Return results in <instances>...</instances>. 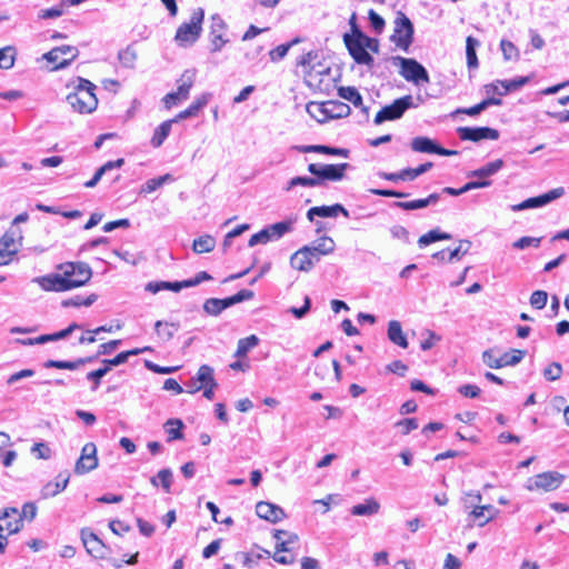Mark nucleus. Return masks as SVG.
<instances>
[{
  "instance_id": "obj_18",
  "label": "nucleus",
  "mask_w": 569,
  "mask_h": 569,
  "mask_svg": "<svg viewBox=\"0 0 569 569\" xmlns=\"http://www.w3.org/2000/svg\"><path fill=\"white\" fill-rule=\"evenodd\" d=\"M81 540L87 552L94 557L96 559H104L107 557L108 548L92 531L88 529H82Z\"/></svg>"
},
{
  "instance_id": "obj_17",
  "label": "nucleus",
  "mask_w": 569,
  "mask_h": 569,
  "mask_svg": "<svg viewBox=\"0 0 569 569\" xmlns=\"http://www.w3.org/2000/svg\"><path fill=\"white\" fill-rule=\"evenodd\" d=\"M21 528V515L17 508H6L0 512L1 532L11 536L19 532Z\"/></svg>"
},
{
  "instance_id": "obj_24",
  "label": "nucleus",
  "mask_w": 569,
  "mask_h": 569,
  "mask_svg": "<svg viewBox=\"0 0 569 569\" xmlns=\"http://www.w3.org/2000/svg\"><path fill=\"white\" fill-rule=\"evenodd\" d=\"M256 513L259 518L272 523L279 522L286 517L281 507L268 501H259L256 505Z\"/></svg>"
},
{
  "instance_id": "obj_63",
  "label": "nucleus",
  "mask_w": 569,
  "mask_h": 569,
  "mask_svg": "<svg viewBox=\"0 0 569 569\" xmlns=\"http://www.w3.org/2000/svg\"><path fill=\"white\" fill-rule=\"evenodd\" d=\"M562 367L559 362H552L543 370V377L549 381H556L561 377Z\"/></svg>"
},
{
  "instance_id": "obj_55",
  "label": "nucleus",
  "mask_w": 569,
  "mask_h": 569,
  "mask_svg": "<svg viewBox=\"0 0 569 569\" xmlns=\"http://www.w3.org/2000/svg\"><path fill=\"white\" fill-rule=\"evenodd\" d=\"M297 186H302V187H317L319 186V178H316L315 177H295V178H291L288 182V187L286 188V190H290Z\"/></svg>"
},
{
  "instance_id": "obj_6",
  "label": "nucleus",
  "mask_w": 569,
  "mask_h": 569,
  "mask_svg": "<svg viewBox=\"0 0 569 569\" xmlns=\"http://www.w3.org/2000/svg\"><path fill=\"white\" fill-rule=\"evenodd\" d=\"M203 18V9L198 8L193 10L189 21L177 29L174 41L179 47L187 48L197 42L202 31Z\"/></svg>"
},
{
  "instance_id": "obj_59",
  "label": "nucleus",
  "mask_w": 569,
  "mask_h": 569,
  "mask_svg": "<svg viewBox=\"0 0 569 569\" xmlns=\"http://www.w3.org/2000/svg\"><path fill=\"white\" fill-rule=\"evenodd\" d=\"M500 48L503 54L505 60H518L519 59V50L517 47L508 41V40H501Z\"/></svg>"
},
{
  "instance_id": "obj_60",
  "label": "nucleus",
  "mask_w": 569,
  "mask_h": 569,
  "mask_svg": "<svg viewBox=\"0 0 569 569\" xmlns=\"http://www.w3.org/2000/svg\"><path fill=\"white\" fill-rule=\"evenodd\" d=\"M306 151H313V152H320L326 154H332V156H342L347 157L348 151L346 149H339V148H331L327 146H310L306 148Z\"/></svg>"
},
{
  "instance_id": "obj_54",
  "label": "nucleus",
  "mask_w": 569,
  "mask_h": 569,
  "mask_svg": "<svg viewBox=\"0 0 569 569\" xmlns=\"http://www.w3.org/2000/svg\"><path fill=\"white\" fill-rule=\"evenodd\" d=\"M461 500L463 503V508L469 512L470 510H472V508H477L478 506H480L482 501V496L478 491H468L463 493Z\"/></svg>"
},
{
  "instance_id": "obj_5",
  "label": "nucleus",
  "mask_w": 569,
  "mask_h": 569,
  "mask_svg": "<svg viewBox=\"0 0 569 569\" xmlns=\"http://www.w3.org/2000/svg\"><path fill=\"white\" fill-rule=\"evenodd\" d=\"M422 102L421 97L413 98L411 94L396 99L391 104L382 107L376 114L375 124H381L385 121L400 119L409 109H415Z\"/></svg>"
},
{
  "instance_id": "obj_28",
  "label": "nucleus",
  "mask_w": 569,
  "mask_h": 569,
  "mask_svg": "<svg viewBox=\"0 0 569 569\" xmlns=\"http://www.w3.org/2000/svg\"><path fill=\"white\" fill-rule=\"evenodd\" d=\"M471 247V242L469 240H461L459 246L453 250H441L435 252L432 258L438 259L440 261L452 262L456 259H460L461 256L466 254Z\"/></svg>"
},
{
  "instance_id": "obj_3",
  "label": "nucleus",
  "mask_w": 569,
  "mask_h": 569,
  "mask_svg": "<svg viewBox=\"0 0 569 569\" xmlns=\"http://www.w3.org/2000/svg\"><path fill=\"white\" fill-rule=\"evenodd\" d=\"M67 87L72 91L67 94L66 100L74 112L89 114L97 109L98 98L94 92L97 87L91 81L78 77L70 81Z\"/></svg>"
},
{
  "instance_id": "obj_11",
  "label": "nucleus",
  "mask_w": 569,
  "mask_h": 569,
  "mask_svg": "<svg viewBox=\"0 0 569 569\" xmlns=\"http://www.w3.org/2000/svg\"><path fill=\"white\" fill-rule=\"evenodd\" d=\"M413 39V26L411 21L403 14L398 13L395 20V29L391 41L401 50L408 51Z\"/></svg>"
},
{
  "instance_id": "obj_15",
  "label": "nucleus",
  "mask_w": 569,
  "mask_h": 569,
  "mask_svg": "<svg viewBox=\"0 0 569 569\" xmlns=\"http://www.w3.org/2000/svg\"><path fill=\"white\" fill-rule=\"evenodd\" d=\"M98 467L97 447L93 442H87L81 450V455L76 462L74 472L84 475Z\"/></svg>"
},
{
  "instance_id": "obj_26",
  "label": "nucleus",
  "mask_w": 569,
  "mask_h": 569,
  "mask_svg": "<svg viewBox=\"0 0 569 569\" xmlns=\"http://www.w3.org/2000/svg\"><path fill=\"white\" fill-rule=\"evenodd\" d=\"M339 213H342L345 217H349L348 210L339 204H332V206H320V207H312L307 212V218L312 221L315 216L322 217V218H329V217H337Z\"/></svg>"
},
{
  "instance_id": "obj_32",
  "label": "nucleus",
  "mask_w": 569,
  "mask_h": 569,
  "mask_svg": "<svg viewBox=\"0 0 569 569\" xmlns=\"http://www.w3.org/2000/svg\"><path fill=\"white\" fill-rule=\"evenodd\" d=\"M440 199V196L438 193H431L425 199H417L411 201H401L396 202V207L403 209V210H417L428 207L429 204H435Z\"/></svg>"
},
{
  "instance_id": "obj_38",
  "label": "nucleus",
  "mask_w": 569,
  "mask_h": 569,
  "mask_svg": "<svg viewBox=\"0 0 569 569\" xmlns=\"http://www.w3.org/2000/svg\"><path fill=\"white\" fill-rule=\"evenodd\" d=\"M326 104H327V111L329 114V120L343 118V117H347L350 114L351 109L345 102H341L338 100H329V101H326Z\"/></svg>"
},
{
  "instance_id": "obj_34",
  "label": "nucleus",
  "mask_w": 569,
  "mask_h": 569,
  "mask_svg": "<svg viewBox=\"0 0 569 569\" xmlns=\"http://www.w3.org/2000/svg\"><path fill=\"white\" fill-rule=\"evenodd\" d=\"M380 510V503L375 498H368L362 503L355 505L351 508L353 516H372Z\"/></svg>"
},
{
  "instance_id": "obj_37",
  "label": "nucleus",
  "mask_w": 569,
  "mask_h": 569,
  "mask_svg": "<svg viewBox=\"0 0 569 569\" xmlns=\"http://www.w3.org/2000/svg\"><path fill=\"white\" fill-rule=\"evenodd\" d=\"M173 123H177L173 121V118L167 121H163L160 126H158L153 132V136L151 138V144L154 148H159L162 146L167 137L169 136L171 131V127Z\"/></svg>"
},
{
  "instance_id": "obj_33",
  "label": "nucleus",
  "mask_w": 569,
  "mask_h": 569,
  "mask_svg": "<svg viewBox=\"0 0 569 569\" xmlns=\"http://www.w3.org/2000/svg\"><path fill=\"white\" fill-rule=\"evenodd\" d=\"M338 96L351 102L355 107H360L366 114L369 113L368 107L362 106V97L355 87H340L338 89Z\"/></svg>"
},
{
  "instance_id": "obj_43",
  "label": "nucleus",
  "mask_w": 569,
  "mask_h": 569,
  "mask_svg": "<svg viewBox=\"0 0 569 569\" xmlns=\"http://www.w3.org/2000/svg\"><path fill=\"white\" fill-rule=\"evenodd\" d=\"M503 167V161L501 159H497L491 161L483 167L473 170L468 173V177H478L486 178L496 174Z\"/></svg>"
},
{
  "instance_id": "obj_2",
  "label": "nucleus",
  "mask_w": 569,
  "mask_h": 569,
  "mask_svg": "<svg viewBox=\"0 0 569 569\" xmlns=\"http://www.w3.org/2000/svg\"><path fill=\"white\" fill-rule=\"evenodd\" d=\"M298 67L303 77L306 84L315 90L325 92L331 87V69L322 60L321 54L317 50L309 51L300 57Z\"/></svg>"
},
{
  "instance_id": "obj_58",
  "label": "nucleus",
  "mask_w": 569,
  "mask_h": 569,
  "mask_svg": "<svg viewBox=\"0 0 569 569\" xmlns=\"http://www.w3.org/2000/svg\"><path fill=\"white\" fill-rule=\"evenodd\" d=\"M528 81H529L528 77H519V78L511 79V80H501V81H499V84L502 88V92L508 93L510 91L518 90L519 88L525 86Z\"/></svg>"
},
{
  "instance_id": "obj_13",
  "label": "nucleus",
  "mask_w": 569,
  "mask_h": 569,
  "mask_svg": "<svg viewBox=\"0 0 569 569\" xmlns=\"http://www.w3.org/2000/svg\"><path fill=\"white\" fill-rule=\"evenodd\" d=\"M348 163H338V164H318L310 163L308 166V171L319 178V184L323 180L330 181H339L343 178L345 172L348 168Z\"/></svg>"
},
{
  "instance_id": "obj_1",
  "label": "nucleus",
  "mask_w": 569,
  "mask_h": 569,
  "mask_svg": "<svg viewBox=\"0 0 569 569\" xmlns=\"http://www.w3.org/2000/svg\"><path fill=\"white\" fill-rule=\"evenodd\" d=\"M92 278L91 267L83 261H67L58 264L56 271L37 277L33 282L44 291L64 292L86 286Z\"/></svg>"
},
{
  "instance_id": "obj_61",
  "label": "nucleus",
  "mask_w": 569,
  "mask_h": 569,
  "mask_svg": "<svg viewBox=\"0 0 569 569\" xmlns=\"http://www.w3.org/2000/svg\"><path fill=\"white\" fill-rule=\"evenodd\" d=\"M541 238L536 237H522L512 243L515 249L523 250L529 247L538 248L540 246Z\"/></svg>"
},
{
  "instance_id": "obj_20",
  "label": "nucleus",
  "mask_w": 569,
  "mask_h": 569,
  "mask_svg": "<svg viewBox=\"0 0 569 569\" xmlns=\"http://www.w3.org/2000/svg\"><path fill=\"white\" fill-rule=\"evenodd\" d=\"M411 149L415 152L422 153H437L440 156H453L457 154L455 150H448L439 147L433 140L428 137H416L411 140Z\"/></svg>"
},
{
  "instance_id": "obj_41",
  "label": "nucleus",
  "mask_w": 569,
  "mask_h": 569,
  "mask_svg": "<svg viewBox=\"0 0 569 569\" xmlns=\"http://www.w3.org/2000/svg\"><path fill=\"white\" fill-rule=\"evenodd\" d=\"M172 481L173 475L172 471L168 468L161 469L154 477L150 479V482L153 487L161 486L167 493H169L171 490Z\"/></svg>"
},
{
  "instance_id": "obj_36",
  "label": "nucleus",
  "mask_w": 569,
  "mask_h": 569,
  "mask_svg": "<svg viewBox=\"0 0 569 569\" xmlns=\"http://www.w3.org/2000/svg\"><path fill=\"white\" fill-rule=\"evenodd\" d=\"M295 220L280 221L266 227L270 234L271 241L282 238L286 233L290 232L293 228Z\"/></svg>"
},
{
  "instance_id": "obj_45",
  "label": "nucleus",
  "mask_w": 569,
  "mask_h": 569,
  "mask_svg": "<svg viewBox=\"0 0 569 569\" xmlns=\"http://www.w3.org/2000/svg\"><path fill=\"white\" fill-rule=\"evenodd\" d=\"M480 46V42L469 36L467 37L466 39V56H467V66L469 69H476L478 68V58H477V54H476V49Z\"/></svg>"
},
{
  "instance_id": "obj_22",
  "label": "nucleus",
  "mask_w": 569,
  "mask_h": 569,
  "mask_svg": "<svg viewBox=\"0 0 569 569\" xmlns=\"http://www.w3.org/2000/svg\"><path fill=\"white\" fill-rule=\"evenodd\" d=\"M499 515V510L492 505H480L468 512L471 526L483 527Z\"/></svg>"
},
{
  "instance_id": "obj_44",
  "label": "nucleus",
  "mask_w": 569,
  "mask_h": 569,
  "mask_svg": "<svg viewBox=\"0 0 569 569\" xmlns=\"http://www.w3.org/2000/svg\"><path fill=\"white\" fill-rule=\"evenodd\" d=\"M178 329H179V326L173 322H167V321L159 320L154 323V330H156L158 337L162 341L170 340L174 336V333L178 331Z\"/></svg>"
},
{
  "instance_id": "obj_31",
  "label": "nucleus",
  "mask_w": 569,
  "mask_h": 569,
  "mask_svg": "<svg viewBox=\"0 0 569 569\" xmlns=\"http://www.w3.org/2000/svg\"><path fill=\"white\" fill-rule=\"evenodd\" d=\"M388 338L389 340L401 347V348H407L408 347V340H407V337L406 335L403 333L402 331V327H401V323L397 320H391L389 321L388 323Z\"/></svg>"
},
{
  "instance_id": "obj_30",
  "label": "nucleus",
  "mask_w": 569,
  "mask_h": 569,
  "mask_svg": "<svg viewBox=\"0 0 569 569\" xmlns=\"http://www.w3.org/2000/svg\"><path fill=\"white\" fill-rule=\"evenodd\" d=\"M69 483V475L60 473L54 481H50L43 486L41 495L43 498H51L62 492Z\"/></svg>"
},
{
  "instance_id": "obj_56",
  "label": "nucleus",
  "mask_w": 569,
  "mask_h": 569,
  "mask_svg": "<svg viewBox=\"0 0 569 569\" xmlns=\"http://www.w3.org/2000/svg\"><path fill=\"white\" fill-rule=\"evenodd\" d=\"M118 58L123 67L132 69L137 60V53L131 47H127L118 53Z\"/></svg>"
},
{
  "instance_id": "obj_49",
  "label": "nucleus",
  "mask_w": 569,
  "mask_h": 569,
  "mask_svg": "<svg viewBox=\"0 0 569 569\" xmlns=\"http://www.w3.org/2000/svg\"><path fill=\"white\" fill-rule=\"evenodd\" d=\"M17 59V49L13 46H7L0 49V69L9 70L14 66Z\"/></svg>"
},
{
  "instance_id": "obj_57",
  "label": "nucleus",
  "mask_w": 569,
  "mask_h": 569,
  "mask_svg": "<svg viewBox=\"0 0 569 569\" xmlns=\"http://www.w3.org/2000/svg\"><path fill=\"white\" fill-rule=\"evenodd\" d=\"M97 298L98 297L94 293H91L90 296H88L86 298H81L80 296H77L74 298H70V299L62 301V306L63 307H80V306L89 307L97 300Z\"/></svg>"
},
{
  "instance_id": "obj_50",
  "label": "nucleus",
  "mask_w": 569,
  "mask_h": 569,
  "mask_svg": "<svg viewBox=\"0 0 569 569\" xmlns=\"http://www.w3.org/2000/svg\"><path fill=\"white\" fill-rule=\"evenodd\" d=\"M449 239H451V234H449L447 232H441L438 229H433V230H430L429 232L422 234L418 239V244H419V247L422 248V247H427L430 243H433L436 241L449 240Z\"/></svg>"
},
{
  "instance_id": "obj_46",
  "label": "nucleus",
  "mask_w": 569,
  "mask_h": 569,
  "mask_svg": "<svg viewBox=\"0 0 569 569\" xmlns=\"http://www.w3.org/2000/svg\"><path fill=\"white\" fill-rule=\"evenodd\" d=\"M502 103L501 99L496 97H488L480 103L472 106L470 108L459 109L457 112H461L468 116H477L483 110H486L489 106H500Z\"/></svg>"
},
{
  "instance_id": "obj_64",
  "label": "nucleus",
  "mask_w": 569,
  "mask_h": 569,
  "mask_svg": "<svg viewBox=\"0 0 569 569\" xmlns=\"http://www.w3.org/2000/svg\"><path fill=\"white\" fill-rule=\"evenodd\" d=\"M109 372V367L103 366L97 370L87 373V379L93 381L92 390L96 391L100 386V380Z\"/></svg>"
},
{
  "instance_id": "obj_39",
  "label": "nucleus",
  "mask_w": 569,
  "mask_h": 569,
  "mask_svg": "<svg viewBox=\"0 0 569 569\" xmlns=\"http://www.w3.org/2000/svg\"><path fill=\"white\" fill-rule=\"evenodd\" d=\"M217 241L210 234H203L194 239L192 242V250L198 253H208L216 248Z\"/></svg>"
},
{
  "instance_id": "obj_47",
  "label": "nucleus",
  "mask_w": 569,
  "mask_h": 569,
  "mask_svg": "<svg viewBox=\"0 0 569 569\" xmlns=\"http://www.w3.org/2000/svg\"><path fill=\"white\" fill-rule=\"evenodd\" d=\"M149 350H151V348L144 347V348H141V349H132V350H129V351H123V352L118 353L112 359L103 360V365L106 367H109V370H110L112 367H117V366H120V365L124 363L130 356H137V355H139L141 352L149 351Z\"/></svg>"
},
{
  "instance_id": "obj_10",
  "label": "nucleus",
  "mask_w": 569,
  "mask_h": 569,
  "mask_svg": "<svg viewBox=\"0 0 569 569\" xmlns=\"http://www.w3.org/2000/svg\"><path fill=\"white\" fill-rule=\"evenodd\" d=\"M563 478L561 473L556 471L542 472L528 478L525 487L529 491L548 492L558 489Z\"/></svg>"
},
{
  "instance_id": "obj_51",
  "label": "nucleus",
  "mask_w": 569,
  "mask_h": 569,
  "mask_svg": "<svg viewBox=\"0 0 569 569\" xmlns=\"http://www.w3.org/2000/svg\"><path fill=\"white\" fill-rule=\"evenodd\" d=\"M229 307H230V305H229L228 298H224V299L211 298V299H208L203 305L204 311L212 316L219 315L221 311H223L224 309H227Z\"/></svg>"
},
{
  "instance_id": "obj_48",
  "label": "nucleus",
  "mask_w": 569,
  "mask_h": 569,
  "mask_svg": "<svg viewBox=\"0 0 569 569\" xmlns=\"http://www.w3.org/2000/svg\"><path fill=\"white\" fill-rule=\"evenodd\" d=\"M260 340L256 335H250L246 338H242L238 341L237 350L234 352V357L243 358L247 353L259 345Z\"/></svg>"
},
{
  "instance_id": "obj_35",
  "label": "nucleus",
  "mask_w": 569,
  "mask_h": 569,
  "mask_svg": "<svg viewBox=\"0 0 569 569\" xmlns=\"http://www.w3.org/2000/svg\"><path fill=\"white\" fill-rule=\"evenodd\" d=\"M124 163V160L122 158L120 159H117L114 161H108L106 162L103 166H101L94 173V176L92 177V179H90L89 181H87L84 183V187L86 188H93L97 186V183L100 181V179L102 178V176L112 170V169H119L123 166Z\"/></svg>"
},
{
  "instance_id": "obj_40",
  "label": "nucleus",
  "mask_w": 569,
  "mask_h": 569,
  "mask_svg": "<svg viewBox=\"0 0 569 569\" xmlns=\"http://www.w3.org/2000/svg\"><path fill=\"white\" fill-rule=\"evenodd\" d=\"M311 249L321 256H329L336 250V242L329 236H323L309 244Z\"/></svg>"
},
{
  "instance_id": "obj_21",
  "label": "nucleus",
  "mask_w": 569,
  "mask_h": 569,
  "mask_svg": "<svg viewBox=\"0 0 569 569\" xmlns=\"http://www.w3.org/2000/svg\"><path fill=\"white\" fill-rule=\"evenodd\" d=\"M460 139L470 141L480 140H497L499 138V131L488 127L469 128L461 127L458 129Z\"/></svg>"
},
{
  "instance_id": "obj_25",
  "label": "nucleus",
  "mask_w": 569,
  "mask_h": 569,
  "mask_svg": "<svg viewBox=\"0 0 569 569\" xmlns=\"http://www.w3.org/2000/svg\"><path fill=\"white\" fill-rule=\"evenodd\" d=\"M226 29V24L223 20L219 17L213 16L211 19V51L218 52L222 49V47L228 42L227 39L223 38V32Z\"/></svg>"
},
{
  "instance_id": "obj_19",
  "label": "nucleus",
  "mask_w": 569,
  "mask_h": 569,
  "mask_svg": "<svg viewBox=\"0 0 569 569\" xmlns=\"http://www.w3.org/2000/svg\"><path fill=\"white\" fill-rule=\"evenodd\" d=\"M214 378V370L212 367L208 365H202L198 369L194 377H192L187 383V392L188 393H197L204 388L209 382L212 383V379Z\"/></svg>"
},
{
  "instance_id": "obj_27",
  "label": "nucleus",
  "mask_w": 569,
  "mask_h": 569,
  "mask_svg": "<svg viewBox=\"0 0 569 569\" xmlns=\"http://www.w3.org/2000/svg\"><path fill=\"white\" fill-rule=\"evenodd\" d=\"M211 99V93L204 92L197 97L194 101L183 111L179 112L174 118L173 121L179 122L183 119L196 117L198 112L204 108L208 102Z\"/></svg>"
},
{
  "instance_id": "obj_23",
  "label": "nucleus",
  "mask_w": 569,
  "mask_h": 569,
  "mask_svg": "<svg viewBox=\"0 0 569 569\" xmlns=\"http://www.w3.org/2000/svg\"><path fill=\"white\" fill-rule=\"evenodd\" d=\"M80 328L78 323H71L68 328L51 335H42L37 338L17 339L16 342L22 346L43 345L67 338L76 329Z\"/></svg>"
},
{
  "instance_id": "obj_53",
  "label": "nucleus",
  "mask_w": 569,
  "mask_h": 569,
  "mask_svg": "<svg viewBox=\"0 0 569 569\" xmlns=\"http://www.w3.org/2000/svg\"><path fill=\"white\" fill-rule=\"evenodd\" d=\"M171 174L167 173L158 178L149 179L141 188V192L151 193L162 187L166 182L172 181Z\"/></svg>"
},
{
  "instance_id": "obj_4",
  "label": "nucleus",
  "mask_w": 569,
  "mask_h": 569,
  "mask_svg": "<svg viewBox=\"0 0 569 569\" xmlns=\"http://www.w3.org/2000/svg\"><path fill=\"white\" fill-rule=\"evenodd\" d=\"M343 41L357 63L365 66L373 63V58L369 51L378 52L379 44L376 39L365 36L359 30H353L351 34L346 33L343 36Z\"/></svg>"
},
{
  "instance_id": "obj_9",
  "label": "nucleus",
  "mask_w": 569,
  "mask_h": 569,
  "mask_svg": "<svg viewBox=\"0 0 569 569\" xmlns=\"http://www.w3.org/2000/svg\"><path fill=\"white\" fill-rule=\"evenodd\" d=\"M525 356L521 350L512 349L500 352L497 348H491L482 352V361L491 369H500L508 366H516Z\"/></svg>"
},
{
  "instance_id": "obj_16",
  "label": "nucleus",
  "mask_w": 569,
  "mask_h": 569,
  "mask_svg": "<svg viewBox=\"0 0 569 569\" xmlns=\"http://www.w3.org/2000/svg\"><path fill=\"white\" fill-rule=\"evenodd\" d=\"M22 237L8 231L0 239V266L8 264L12 257L19 251Z\"/></svg>"
},
{
  "instance_id": "obj_12",
  "label": "nucleus",
  "mask_w": 569,
  "mask_h": 569,
  "mask_svg": "<svg viewBox=\"0 0 569 569\" xmlns=\"http://www.w3.org/2000/svg\"><path fill=\"white\" fill-rule=\"evenodd\" d=\"M79 56V50L73 46H60L51 49L42 56V59L51 63V70L63 69Z\"/></svg>"
},
{
  "instance_id": "obj_14",
  "label": "nucleus",
  "mask_w": 569,
  "mask_h": 569,
  "mask_svg": "<svg viewBox=\"0 0 569 569\" xmlns=\"http://www.w3.org/2000/svg\"><path fill=\"white\" fill-rule=\"evenodd\" d=\"M563 194H565V188L558 187V188L549 190L548 192H546L543 194L528 198L525 201H522L521 203L513 204V206H511V210L512 211H521V210H526V209L543 207V206L561 198Z\"/></svg>"
},
{
  "instance_id": "obj_42",
  "label": "nucleus",
  "mask_w": 569,
  "mask_h": 569,
  "mask_svg": "<svg viewBox=\"0 0 569 569\" xmlns=\"http://www.w3.org/2000/svg\"><path fill=\"white\" fill-rule=\"evenodd\" d=\"M307 112L310 117L317 120L320 123H323L329 120V114L327 111V104L325 102H309L306 107Z\"/></svg>"
},
{
  "instance_id": "obj_7",
  "label": "nucleus",
  "mask_w": 569,
  "mask_h": 569,
  "mask_svg": "<svg viewBox=\"0 0 569 569\" xmlns=\"http://www.w3.org/2000/svg\"><path fill=\"white\" fill-rule=\"evenodd\" d=\"M391 63L399 68V74L408 82L415 86L427 84L430 82V77L426 68L417 60L395 56L391 58Z\"/></svg>"
},
{
  "instance_id": "obj_52",
  "label": "nucleus",
  "mask_w": 569,
  "mask_h": 569,
  "mask_svg": "<svg viewBox=\"0 0 569 569\" xmlns=\"http://www.w3.org/2000/svg\"><path fill=\"white\" fill-rule=\"evenodd\" d=\"M182 427H183V423L179 419L168 420L164 425L166 432L168 435V440L172 441V440L181 439L182 438V432H181Z\"/></svg>"
},
{
  "instance_id": "obj_29",
  "label": "nucleus",
  "mask_w": 569,
  "mask_h": 569,
  "mask_svg": "<svg viewBox=\"0 0 569 569\" xmlns=\"http://www.w3.org/2000/svg\"><path fill=\"white\" fill-rule=\"evenodd\" d=\"M290 266L298 271L309 272L312 270V261H310L307 248L301 247L290 257Z\"/></svg>"
},
{
  "instance_id": "obj_8",
  "label": "nucleus",
  "mask_w": 569,
  "mask_h": 569,
  "mask_svg": "<svg viewBox=\"0 0 569 569\" xmlns=\"http://www.w3.org/2000/svg\"><path fill=\"white\" fill-rule=\"evenodd\" d=\"M196 70L190 69L186 70L181 77L177 80V90L167 93L162 98V103L166 109L170 110L171 108L179 106L181 102L186 101L189 98L190 90L196 81Z\"/></svg>"
},
{
  "instance_id": "obj_62",
  "label": "nucleus",
  "mask_w": 569,
  "mask_h": 569,
  "mask_svg": "<svg viewBox=\"0 0 569 569\" xmlns=\"http://www.w3.org/2000/svg\"><path fill=\"white\" fill-rule=\"evenodd\" d=\"M298 42H299V39H295L290 43L278 46L277 48H274L273 50L270 51V53H269L270 59L272 61H279V60L283 59L287 56L290 47Z\"/></svg>"
}]
</instances>
